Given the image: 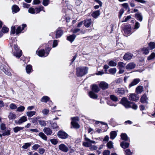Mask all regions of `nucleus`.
I'll return each instance as SVG.
<instances>
[{
  "label": "nucleus",
  "mask_w": 155,
  "mask_h": 155,
  "mask_svg": "<svg viewBox=\"0 0 155 155\" xmlns=\"http://www.w3.org/2000/svg\"><path fill=\"white\" fill-rule=\"evenodd\" d=\"M108 65L110 67H114L116 65V63L114 61H110L108 63Z\"/></svg>",
  "instance_id": "nucleus-43"
},
{
  "label": "nucleus",
  "mask_w": 155,
  "mask_h": 155,
  "mask_svg": "<svg viewBox=\"0 0 155 155\" xmlns=\"http://www.w3.org/2000/svg\"><path fill=\"white\" fill-rule=\"evenodd\" d=\"M49 97L47 96L43 97L41 99V101L42 102H47L49 100Z\"/></svg>",
  "instance_id": "nucleus-46"
},
{
  "label": "nucleus",
  "mask_w": 155,
  "mask_h": 155,
  "mask_svg": "<svg viewBox=\"0 0 155 155\" xmlns=\"http://www.w3.org/2000/svg\"><path fill=\"white\" fill-rule=\"evenodd\" d=\"M32 66L31 65L29 64L26 66V70L27 73L29 74L32 71Z\"/></svg>",
  "instance_id": "nucleus-30"
},
{
  "label": "nucleus",
  "mask_w": 155,
  "mask_h": 155,
  "mask_svg": "<svg viewBox=\"0 0 155 155\" xmlns=\"http://www.w3.org/2000/svg\"><path fill=\"white\" fill-rule=\"evenodd\" d=\"M50 140L51 143L54 145L57 144L58 143V141L56 139H51Z\"/></svg>",
  "instance_id": "nucleus-56"
},
{
  "label": "nucleus",
  "mask_w": 155,
  "mask_h": 155,
  "mask_svg": "<svg viewBox=\"0 0 155 155\" xmlns=\"http://www.w3.org/2000/svg\"><path fill=\"white\" fill-rule=\"evenodd\" d=\"M25 107L23 106H21L17 108L16 111L18 112H22L24 111Z\"/></svg>",
  "instance_id": "nucleus-45"
},
{
  "label": "nucleus",
  "mask_w": 155,
  "mask_h": 155,
  "mask_svg": "<svg viewBox=\"0 0 155 155\" xmlns=\"http://www.w3.org/2000/svg\"><path fill=\"white\" fill-rule=\"evenodd\" d=\"M126 108H131V104L132 102L129 101L125 97H124L121 99L120 102Z\"/></svg>",
  "instance_id": "nucleus-3"
},
{
  "label": "nucleus",
  "mask_w": 155,
  "mask_h": 155,
  "mask_svg": "<svg viewBox=\"0 0 155 155\" xmlns=\"http://www.w3.org/2000/svg\"><path fill=\"white\" fill-rule=\"evenodd\" d=\"M139 97L137 96V95L134 94H131L129 96V99L132 101H135L138 100Z\"/></svg>",
  "instance_id": "nucleus-7"
},
{
  "label": "nucleus",
  "mask_w": 155,
  "mask_h": 155,
  "mask_svg": "<svg viewBox=\"0 0 155 155\" xmlns=\"http://www.w3.org/2000/svg\"><path fill=\"white\" fill-rule=\"evenodd\" d=\"M83 145L86 147H90L91 146V144H90V143L89 142H83Z\"/></svg>",
  "instance_id": "nucleus-58"
},
{
  "label": "nucleus",
  "mask_w": 155,
  "mask_h": 155,
  "mask_svg": "<svg viewBox=\"0 0 155 155\" xmlns=\"http://www.w3.org/2000/svg\"><path fill=\"white\" fill-rule=\"evenodd\" d=\"M110 151L109 150H105L103 152V155H109Z\"/></svg>",
  "instance_id": "nucleus-64"
},
{
  "label": "nucleus",
  "mask_w": 155,
  "mask_h": 155,
  "mask_svg": "<svg viewBox=\"0 0 155 155\" xmlns=\"http://www.w3.org/2000/svg\"><path fill=\"white\" fill-rule=\"evenodd\" d=\"M84 139L85 140V141L87 142H89V143H90V144H91V143H95V141L92 140L86 137V135L85 134L84 135Z\"/></svg>",
  "instance_id": "nucleus-38"
},
{
  "label": "nucleus",
  "mask_w": 155,
  "mask_h": 155,
  "mask_svg": "<svg viewBox=\"0 0 155 155\" xmlns=\"http://www.w3.org/2000/svg\"><path fill=\"white\" fill-rule=\"evenodd\" d=\"M9 107L12 110L15 109L17 108V107L16 104L14 103L11 104L9 105Z\"/></svg>",
  "instance_id": "nucleus-51"
},
{
  "label": "nucleus",
  "mask_w": 155,
  "mask_h": 155,
  "mask_svg": "<svg viewBox=\"0 0 155 155\" xmlns=\"http://www.w3.org/2000/svg\"><path fill=\"white\" fill-rule=\"evenodd\" d=\"M13 53L14 56L16 57L20 58L21 55L22 51L19 49L18 46L15 44H14V47L12 48Z\"/></svg>",
  "instance_id": "nucleus-2"
},
{
  "label": "nucleus",
  "mask_w": 155,
  "mask_h": 155,
  "mask_svg": "<svg viewBox=\"0 0 155 155\" xmlns=\"http://www.w3.org/2000/svg\"><path fill=\"white\" fill-rule=\"evenodd\" d=\"M10 134V131L8 130H6L2 134V135L3 136H5L6 135L8 136Z\"/></svg>",
  "instance_id": "nucleus-48"
},
{
  "label": "nucleus",
  "mask_w": 155,
  "mask_h": 155,
  "mask_svg": "<svg viewBox=\"0 0 155 155\" xmlns=\"http://www.w3.org/2000/svg\"><path fill=\"white\" fill-rule=\"evenodd\" d=\"M50 49L48 50V51L45 52L44 49L37 51L36 52V54L40 57H45L47 56L49 54Z\"/></svg>",
  "instance_id": "nucleus-4"
},
{
  "label": "nucleus",
  "mask_w": 155,
  "mask_h": 155,
  "mask_svg": "<svg viewBox=\"0 0 155 155\" xmlns=\"http://www.w3.org/2000/svg\"><path fill=\"white\" fill-rule=\"evenodd\" d=\"M49 0H43L42 4L44 6H46L49 4Z\"/></svg>",
  "instance_id": "nucleus-53"
},
{
  "label": "nucleus",
  "mask_w": 155,
  "mask_h": 155,
  "mask_svg": "<svg viewBox=\"0 0 155 155\" xmlns=\"http://www.w3.org/2000/svg\"><path fill=\"white\" fill-rule=\"evenodd\" d=\"M131 29V28L130 25L126 26L124 29L125 34L127 35H130L132 33Z\"/></svg>",
  "instance_id": "nucleus-12"
},
{
  "label": "nucleus",
  "mask_w": 155,
  "mask_h": 155,
  "mask_svg": "<svg viewBox=\"0 0 155 155\" xmlns=\"http://www.w3.org/2000/svg\"><path fill=\"white\" fill-rule=\"evenodd\" d=\"M116 132L115 131H112L110 133V138L113 139L116 137Z\"/></svg>",
  "instance_id": "nucleus-39"
},
{
  "label": "nucleus",
  "mask_w": 155,
  "mask_h": 155,
  "mask_svg": "<svg viewBox=\"0 0 155 155\" xmlns=\"http://www.w3.org/2000/svg\"><path fill=\"white\" fill-rule=\"evenodd\" d=\"M120 145L122 148L125 149L129 147L130 144L128 143H127L125 141H123L120 143Z\"/></svg>",
  "instance_id": "nucleus-23"
},
{
  "label": "nucleus",
  "mask_w": 155,
  "mask_h": 155,
  "mask_svg": "<svg viewBox=\"0 0 155 155\" xmlns=\"http://www.w3.org/2000/svg\"><path fill=\"white\" fill-rule=\"evenodd\" d=\"M100 11L98 10L94 12L92 14L91 16L94 18H97L100 15Z\"/></svg>",
  "instance_id": "nucleus-26"
},
{
  "label": "nucleus",
  "mask_w": 155,
  "mask_h": 155,
  "mask_svg": "<svg viewBox=\"0 0 155 155\" xmlns=\"http://www.w3.org/2000/svg\"><path fill=\"white\" fill-rule=\"evenodd\" d=\"M125 64L122 62H119L118 64V69H125Z\"/></svg>",
  "instance_id": "nucleus-32"
},
{
  "label": "nucleus",
  "mask_w": 155,
  "mask_h": 155,
  "mask_svg": "<svg viewBox=\"0 0 155 155\" xmlns=\"http://www.w3.org/2000/svg\"><path fill=\"white\" fill-rule=\"evenodd\" d=\"M135 17L137 20L140 21H142L143 17L140 13L135 14Z\"/></svg>",
  "instance_id": "nucleus-20"
},
{
  "label": "nucleus",
  "mask_w": 155,
  "mask_h": 155,
  "mask_svg": "<svg viewBox=\"0 0 155 155\" xmlns=\"http://www.w3.org/2000/svg\"><path fill=\"white\" fill-rule=\"evenodd\" d=\"M21 26L22 27L20 26L18 27L17 29H16V33L17 35L21 33L25 28L26 27V25L25 24H23Z\"/></svg>",
  "instance_id": "nucleus-10"
},
{
  "label": "nucleus",
  "mask_w": 155,
  "mask_h": 155,
  "mask_svg": "<svg viewBox=\"0 0 155 155\" xmlns=\"http://www.w3.org/2000/svg\"><path fill=\"white\" fill-rule=\"evenodd\" d=\"M9 29L8 28L5 27L3 26L2 28V31L4 33H6L8 31Z\"/></svg>",
  "instance_id": "nucleus-49"
},
{
  "label": "nucleus",
  "mask_w": 155,
  "mask_h": 155,
  "mask_svg": "<svg viewBox=\"0 0 155 155\" xmlns=\"http://www.w3.org/2000/svg\"><path fill=\"white\" fill-rule=\"evenodd\" d=\"M133 56V55L131 53H125L123 57V59L125 60H128L131 59Z\"/></svg>",
  "instance_id": "nucleus-13"
},
{
  "label": "nucleus",
  "mask_w": 155,
  "mask_h": 155,
  "mask_svg": "<svg viewBox=\"0 0 155 155\" xmlns=\"http://www.w3.org/2000/svg\"><path fill=\"white\" fill-rule=\"evenodd\" d=\"M63 33V31L60 29V28L58 29L56 31V38H58L61 37Z\"/></svg>",
  "instance_id": "nucleus-15"
},
{
  "label": "nucleus",
  "mask_w": 155,
  "mask_h": 155,
  "mask_svg": "<svg viewBox=\"0 0 155 155\" xmlns=\"http://www.w3.org/2000/svg\"><path fill=\"white\" fill-rule=\"evenodd\" d=\"M143 91V87L141 86H139L137 87L136 89V92L137 94H140Z\"/></svg>",
  "instance_id": "nucleus-27"
},
{
  "label": "nucleus",
  "mask_w": 155,
  "mask_h": 155,
  "mask_svg": "<svg viewBox=\"0 0 155 155\" xmlns=\"http://www.w3.org/2000/svg\"><path fill=\"white\" fill-rule=\"evenodd\" d=\"M122 5L126 9H128V11H130V8L127 3H125L123 4H122Z\"/></svg>",
  "instance_id": "nucleus-59"
},
{
  "label": "nucleus",
  "mask_w": 155,
  "mask_h": 155,
  "mask_svg": "<svg viewBox=\"0 0 155 155\" xmlns=\"http://www.w3.org/2000/svg\"><path fill=\"white\" fill-rule=\"evenodd\" d=\"M149 49L148 47H145L141 49V52L143 54L146 55L149 53Z\"/></svg>",
  "instance_id": "nucleus-24"
},
{
  "label": "nucleus",
  "mask_w": 155,
  "mask_h": 155,
  "mask_svg": "<svg viewBox=\"0 0 155 155\" xmlns=\"http://www.w3.org/2000/svg\"><path fill=\"white\" fill-rule=\"evenodd\" d=\"M133 152H131L130 149H127L125 151V155H132Z\"/></svg>",
  "instance_id": "nucleus-50"
},
{
  "label": "nucleus",
  "mask_w": 155,
  "mask_h": 155,
  "mask_svg": "<svg viewBox=\"0 0 155 155\" xmlns=\"http://www.w3.org/2000/svg\"><path fill=\"white\" fill-rule=\"evenodd\" d=\"M88 68L86 67H80L76 68V75L78 77H82L87 73Z\"/></svg>",
  "instance_id": "nucleus-1"
},
{
  "label": "nucleus",
  "mask_w": 155,
  "mask_h": 155,
  "mask_svg": "<svg viewBox=\"0 0 155 155\" xmlns=\"http://www.w3.org/2000/svg\"><path fill=\"white\" fill-rule=\"evenodd\" d=\"M127 90L123 88H118L117 89V94L121 96L124 94Z\"/></svg>",
  "instance_id": "nucleus-8"
},
{
  "label": "nucleus",
  "mask_w": 155,
  "mask_h": 155,
  "mask_svg": "<svg viewBox=\"0 0 155 155\" xmlns=\"http://www.w3.org/2000/svg\"><path fill=\"white\" fill-rule=\"evenodd\" d=\"M12 12L13 13H16L20 10L19 7L16 5H14L12 7Z\"/></svg>",
  "instance_id": "nucleus-21"
},
{
  "label": "nucleus",
  "mask_w": 155,
  "mask_h": 155,
  "mask_svg": "<svg viewBox=\"0 0 155 155\" xmlns=\"http://www.w3.org/2000/svg\"><path fill=\"white\" fill-rule=\"evenodd\" d=\"M140 24L138 21H136L134 25V29H137L140 27Z\"/></svg>",
  "instance_id": "nucleus-54"
},
{
  "label": "nucleus",
  "mask_w": 155,
  "mask_h": 155,
  "mask_svg": "<svg viewBox=\"0 0 155 155\" xmlns=\"http://www.w3.org/2000/svg\"><path fill=\"white\" fill-rule=\"evenodd\" d=\"M130 105L131 108H132V109L134 110L137 109V106L136 104L132 102V104H131Z\"/></svg>",
  "instance_id": "nucleus-61"
},
{
  "label": "nucleus",
  "mask_w": 155,
  "mask_h": 155,
  "mask_svg": "<svg viewBox=\"0 0 155 155\" xmlns=\"http://www.w3.org/2000/svg\"><path fill=\"white\" fill-rule=\"evenodd\" d=\"M28 12L32 14L35 13V9L32 8H30L28 10Z\"/></svg>",
  "instance_id": "nucleus-52"
},
{
  "label": "nucleus",
  "mask_w": 155,
  "mask_h": 155,
  "mask_svg": "<svg viewBox=\"0 0 155 155\" xmlns=\"http://www.w3.org/2000/svg\"><path fill=\"white\" fill-rule=\"evenodd\" d=\"M76 37V36L75 35L73 34L68 36L67 37V40L71 42H72L74 40Z\"/></svg>",
  "instance_id": "nucleus-28"
},
{
  "label": "nucleus",
  "mask_w": 155,
  "mask_h": 155,
  "mask_svg": "<svg viewBox=\"0 0 155 155\" xmlns=\"http://www.w3.org/2000/svg\"><path fill=\"white\" fill-rule=\"evenodd\" d=\"M89 95L90 97L93 99H96L97 97V96L92 91H91L89 93Z\"/></svg>",
  "instance_id": "nucleus-29"
},
{
  "label": "nucleus",
  "mask_w": 155,
  "mask_h": 155,
  "mask_svg": "<svg viewBox=\"0 0 155 155\" xmlns=\"http://www.w3.org/2000/svg\"><path fill=\"white\" fill-rule=\"evenodd\" d=\"M124 11L123 9L122 8L120 10V12H119V15H118V17H119V18H120L121 17L122 14L124 13Z\"/></svg>",
  "instance_id": "nucleus-63"
},
{
  "label": "nucleus",
  "mask_w": 155,
  "mask_h": 155,
  "mask_svg": "<svg viewBox=\"0 0 155 155\" xmlns=\"http://www.w3.org/2000/svg\"><path fill=\"white\" fill-rule=\"evenodd\" d=\"M24 128V127H16L13 128V130L14 132L17 133L18 131L22 130Z\"/></svg>",
  "instance_id": "nucleus-34"
},
{
  "label": "nucleus",
  "mask_w": 155,
  "mask_h": 155,
  "mask_svg": "<svg viewBox=\"0 0 155 155\" xmlns=\"http://www.w3.org/2000/svg\"><path fill=\"white\" fill-rule=\"evenodd\" d=\"M36 114V112L34 111H28L26 113L27 115L29 117H31L35 115Z\"/></svg>",
  "instance_id": "nucleus-35"
},
{
  "label": "nucleus",
  "mask_w": 155,
  "mask_h": 155,
  "mask_svg": "<svg viewBox=\"0 0 155 155\" xmlns=\"http://www.w3.org/2000/svg\"><path fill=\"white\" fill-rule=\"evenodd\" d=\"M92 91L96 93H97L99 91L100 89L97 85L94 84L92 86Z\"/></svg>",
  "instance_id": "nucleus-25"
},
{
  "label": "nucleus",
  "mask_w": 155,
  "mask_h": 155,
  "mask_svg": "<svg viewBox=\"0 0 155 155\" xmlns=\"http://www.w3.org/2000/svg\"><path fill=\"white\" fill-rule=\"evenodd\" d=\"M109 72L112 74H114L116 72V68H111L109 69L108 70Z\"/></svg>",
  "instance_id": "nucleus-47"
},
{
  "label": "nucleus",
  "mask_w": 155,
  "mask_h": 155,
  "mask_svg": "<svg viewBox=\"0 0 155 155\" xmlns=\"http://www.w3.org/2000/svg\"><path fill=\"white\" fill-rule=\"evenodd\" d=\"M136 66V64L134 62H130L127 65L126 68L127 69H132L134 68Z\"/></svg>",
  "instance_id": "nucleus-16"
},
{
  "label": "nucleus",
  "mask_w": 155,
  "mask_h": 155,
  "mask_svg": "<svg viewBox=\"0 0 155 155\" xmlns=\"http://www.w3.org/2000/svg\"><path fill=\"white\" fill-rule=\"evenodd\" d=\"M44 7L42 6H40L39 7L36 8H35V14L39 13L41 11L43 10Z\"/></svg>",
  "instance_id": "nucleus-31"
},
{
  "label": "nucleus",
  "mask_w": 155,
  "mask_h": 155,
  "mask_svg": "<svg viewBox=\"0 0 155 155\" xmlns=\"http://www.w3.org/2000/svg\"><path fill=\"white\" fill-rule=\"evenodd\" d=\"M3 71L5 73V74H6V75L10 76L11 75V72L9 71H8L7 70H6L5 69H4V68H3V69H2Z\"/></svg>",
  "instance_id": "nucleus-60"
},
{
  "label": "nucleus",
  "mask_w": 155,
  "mask_h": 155,
  "mask_svg": "<svg viewBox=\"0 0 155 155\" xmlns=\"http://www.w3.org/2000/svg\"><path fill=\"white\" fill-rule=\"evenodd\" d=\"M8 117L10 119H15L16 117V115L13 113H10Z\"/></svg>",
  "instance_id": "nucleus-41"
},
{
  "label": "nucleus",
  "mask_w": 155,
  "mask_h": 155,
  "mask_svg": "<svg viewBox=\"0 0 155 155\" xmlns=\"http://www.w3.org/2000/svg\"><path fill=\"white\" fill-rule=\"evenodd\" d=\"M99 87L102 90H105L108 88V84L107 83L104 81H102L99 84Z\"/></svg>",
  "instance_id": "nucleus-11"
},
{
  "label": "nucleus",
  "mask_w": 155,
  "mask_h": 155,
  "mask_svg": "<svg viewBox=\"0 0 155 155\" xmlns=\"http://www.w3.org/2000/svg\"><path fill=\"white\" fill-rule=\"evenodd\" d=\"M38 122L41 127H45L46 125V121L45 120H38Z\"/></svg>",
  "instance_id": "nucleus-42"
},
{
  "label": "nucleus",
  "mask_w": 155,
  "mask_h": 155,
  "mask_svg": "<svg viewBox=\"0 0 155 155\" xmlns=\"http://www.w3.org/2000/svg\"><path fill=\"white\" fill-rule=\"evenodd\" d=\"M71 124L74 128L78 129L79 128V124L75 121H71Z\"/></svg>",
  "instance_id": "nucleus-36"
},
{
  "label": "nucleus",
  "mask_w": 155,
  "mask_h": 155,
  "mask_svg": "<svg viewBox=\"0 0 155 155\" xmlns=\"http://www.w3.org/2000/svg\"><path fill=\"white\" fill-rule=\"evenodd\" d=\"M155 57V53L153 52L151 55L147 58V59L149 60L152 59Z\"/></svg>",
  "instance_id": "nucleus-55"
},
{
  "label": "nucleus",
  "mask_w": 155,
  "mask_h": 155,
  "mask_svg": "<svg viewBox=\"0 0 155 155\" xmlns=\"http://www.w3.org/2000/svg\"><path fill=\"white\" fill-rule=\"evenodd\" d=\"M90 149L91 150H96L97 149V147L94 145H92L91 144V146L90 147Z\"/></svg>",
  "instance_id": "nucleus-62"
},
{
  "label": "nucleus",
  "mask_w": 155,
  "mask_h": 155,
  "mask_svg": "<svg viewBox=\"0 0 155 155\" xmlns=\"http://www.w3.org/2000/svg\"><path fill=\"white\" fill-rule=\"evenodd\" d=\"M58 137L62 139H65L68 137V135L65 132L62 131H59L58 133Z\"/></svg>",
  "instance_id": "nucleus-5"
},
{
  "label": "nucleus",
  "mask_w": 155,
  "mask_h": 155,
  "mask_svg": "<svg viewBox=\"0 0 155 155\" xmlns=\"http://www.w3.org/2000/svg\"><path fill=\"white\" fill-rule=\"evenodd\" d=\"M120 137L122 140L125 141H130L129 138L128 137L126 134L122 133L120 135Z\"/></svg>",
  "instance_id": "nucleus-18"
},
{
  "label": "nucleus",
  "mask_w": 155,
  "mask_h": 155,
  "mask_svg": "<svg viewBox=\"0 0 155 155\" xmlns=\"http://www.w3.org/2000/svg\"><path fill=\"white\" fill-rule=\"evenodd\" d=\"M140 80L139 78H136L134 79L131 83L129 85V88L135 85L138 84L140 82Z\"/></svg>",
  "instance_id": "nucleus-9"
},
{
  "label": "nucleus",
  "mask_w": 155,
  "mask_h": 155,
  "mask_svg": "<svg viewBox=\"0 0 155 155\" xmlns=\"http://www.w3.org/2000/svg\"><path fill=\"white\" fill-rule=\"evenodd\" d=\"M50 124L51 125V126L52 128L53 129H57L58 128V126L56 123H51V121H49Z\"/></svg>",
  "instance_id": "nucleus-33"
},
{
  "label": "nucleus",
  "mask_w": 155,
  "mask_h": 155,
  "mask_svg": "<svg viewBox=\"0 0 155 155\" xmlns=\"http://www.w3.org/2000/svg\"><path fill=\"white\" fill-rule=\"evenodd\" d=\"M27 120V117L25 116H23L21 117L20 119L17 121V124H21Z\"/></svg>",
  "instance_id": "nucleus-17"
},
{
  "label": "nucleus",
  "mask_w": 155,
  "mask_h": 155,
  "mask_svg": "<svg viewBox=\"0 0 155 155\" xmlns=\"http://www.w3.org/2000/svg\"><path fill=\"white\" fill-rule=\"evenodd\" d=\"M38 135L41 137L42 139H43V140H47V137L46 135L43 133L42 132H40V133Z\"/></svg>",
  "instance_id": "nucleus-37"
},
{
  "label": "nucleus",
  "mask_w": 155,
  "mask_h": 155,
  "mask_svg": "<svg viewBox=\"0 0 155 155\" xmlns=\"http://www.w3.org/2000/svg\"><path fill=\"white\" fill-rule=\"evenodd\" d=\"M91 19H89L84 21V24L87 28H88L91 25Z\"/></svg>",
  "instance_id": "nucleus-19"
},
{
  "label": "nucleus",
  "mask_w": 155,
  "mask_h": 155,
  "mask_svg": "<svg viewBox=\"0 0 155 155\" xmlns=\"http://www.w3.org/2000/svg\"><path fill=\"white\" fill-rule=\"evenodd\" d=\"M151 50H152L155 48V43L151 42L148 44Z\"/></svg>",
  "instance_id": "nucleus-40"
},
{
  "label": "nucleus",
  "mask_w": 155,
  "mask_h": 155,
  "mask_svg": "<svg viewBox=\"0 0 155 155\" xmlns=\"http://www.w3.org/2000/svg\"><path fill=\"white\" fill-rule=\"evenodd\" d=\"M31 145V144L29 143H25V144L22 146V148L24 149H26L30 147Z\"/></svg>",
  "instance_id": "nucleus-57"
},
{
  "label": "nucleus",
  "mask_w": 155,
  "mask_h": 155,
  "mask_svg": "<svg viewBox=\"0 0 155 155\" xmlns=\"http://www.w3.org/2000/svg\"><path fill=\"white\" fill-rule=\"evenodd\" d=\"M43 131L48 135H51L52 133V130L49 127H45L43 129Z\"/></svg>",
  "instance_id": "nucleus-14"
},
{
  "label": "nucleus",
  "mask_w": 155,
  "mask_h": 155,
  "mask_svg": "<svg viewBox=\"0 0 155 155\" xmlns=\"http://www.w3.org/2000/svg\"><path fill=\"white\" fill-rule=\"evenodd\" d=\"M107 147L110 149L113 148V142L111 141H110L107 143Z\"/></svg>",
  "instance_id": "nucleus-44"
},
{
  "label": "nucleus",
  "mask_w": 155,
  "mask_h": 155,
  "mask_svg": "<svg viewBox=\"0 0 155 155\" xmlns=\"http://www.w3.org/2000/svg\"><path fill=\"white\" fill-rule=\"evenodd\" d=\"M58 148L60 150L65 153L67 152L69 150L68 147L64 144H60Z\"/></svg>",
  "instance_id": "nucleus-6"
},
{
  "label": "nucleus",
  "mask_w": 155,
  "mask_h": 155,
  "mask_svg": "<svg viewBox=\"0 0 155 155\" xmlns=\"http://www.w3.org/2000/svg\"><path fill=\"white\" fill-rule=\"evenodd\" d=\"M148 98L147 97V96L144 95L141 97L140 99V101L142 103H148Z\"/></svg>",
  "instance_id": "nucleus-22"
}]
</instances>
